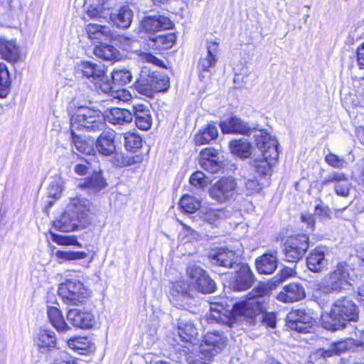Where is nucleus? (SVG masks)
I'll list each match as a JSON object with an SVG mask.
<instances>
[{
  "label": "nucleus",
  "mask_w": 364,
  "mask_h": 364,
  "mask_svg": "<svg viewBox=\"0 0 364 364\" xmlns=\"http://www.w3.org/2000/svg\"><path fill=\"white\" fill-rule=\"evenodd\" d=\"M198 331L193 321L186 317L178 319L177 328L171 332L173 346L187 354V360L191 364H209L213 358L225 346L224 337L218 332L207 333L198 344L193 343Z\"/></svg>",
  "instance_id": "1"
},
{
  "label": "nucleus",
  "mask_w": 364,
  "mask_h": 364,
  "mask_svg": "<svg viewBox=\"0 0 364 364\" xmlns=\"http://www.w3.org/2000/svg\"><path fill=\"white\" fill-rule=\"evenodd\" d=\"M254 138L261 156L252 159L250 165L259 175H269L279 157L278 141L264 129L257 130Z\"/></svg>",
  "instance_id": "2"
},
{
  "label": "nucleus",
  "mask_w": 364,
  "mask_h": 364,
  "mask_svg": "<svg viewBox=\"0 0 364 364\" xmlns=\"http://www.w3.org/2000/svg\"><path fill=\"white\" fill-rule=\"evenodd\" d=\"M358 311L355 304L346 298L336 300L329 314L322 316V325L328 330L336 331L343 328L348 321H356Z\"/></svg>",
  "instance_id": "3"
},
{
  "label": "nucleus",
  "mask_w": 364,
  "mask_h": 364,
  "mask_svg": "<svg viewBox=\"0 0 364 364\" xmlns=\"http://www.w3.org/2000/svg\"><path fill=\"white\" fill-rule=\"evenodd\" d=\"M71 130L82 129L87 132H101L106 128L105 117L99 109L82 107L70 118Z\"/></svg>",
  "instance_id": "4"
},
{
  "label": "nucleus",
  "mask_w": 364,
  "mask_h": 364,
  "mask_svg": "<svg viewBox=\"0 0 364 364\" xmlns=\"http://www.w3.org/2000/svg\"><path fill=\"white\" fill-rule=\"evenodd\" d=\"M267 293V289L263 286L254 289L248 294L246 300L234 304L232 307L234 314L247 318H253L259 314L264 309V296Z\"/></svg>",
  "instance_id": "5"
},
{
  "label": "nucleus",
  "mask_w": 364,
  "mask_h": 364,
  "mask_svg": "<svg viewBox=\"0 0 364 364\" xmlns=\"http://www.w3.org/2000/svg\"><path fill=\"white\" fill-rule=\"evenodd\" d=\"M58 294L68 304L77 305L87 298L90 292L84 284L77 280H67L58 288Z\"/></svg>",
  "instance_id": "6"
},
{
  "label": "nucleus",
  "mask_w": 364,
  "mask_h": 364,
  "mask_svg": "<svg viewBox=\"0 0 364 364\" xmlns=\"http://www.w3.org/2000/svg\"><path fill=\"white\" fill-rule=\"evenodd\" d=\"M138 91L148 95L151 91H166L169 87V78L166 75L154 72L151 75L141 74L136 83Z\"/></svg>",
  "instance_id": "7"
},
{
  "label": "nucleus",
  "mask_w": 364,
  "mask_h": 364,
  "mask_svg": "<svg viewBox=\"0 0 364 364\" xmlns=\"http://www.w3.org/2000/svg\"><path fill=\"white\" fill-rule=\"evenodd\" d=\"M186 274L190 280L191 285L198 291L203 294H210L215 291V282L199 266L196 264L189 265L186 269Z\"/></svg>",
  "instance_id": "8"
},
{
  "label": "nucleus",
  "mask_w": 364,
  "mask_h": 364,
  "mask_svg": "<svg viewBox=\"0 0 364 364\" xmlns=\"http://www.w3.org/2000/svg\"><path fill=\"white\" fill-rule=\"evenodd\" d=\"M309 248V237L306 235L289 237L284 245V259L289 262L300 260Z\"/></svg>",
  "instance_id": "9"
},
{
  "label": "nucleus",
  "mask_w": 364,
  "mask_h": 364,
  "mask_svg": "<svg viewBox=\"0 0 364 364\" xmlns=\"http://www.w3.org/2000/svg\"><path fill=\"white\" fill-rule=\"evenodd\" d=\"M351 270L350 267L346 262L339 263L334 270L323 280L335 292H341L346 286L350 284V280L351 279L350 272Z\"/></svg>",
  "instance_id": "10"
},
{
  "label": "nucleus",
  "mask_w": 364,
  "mask_h": 364,
  "mask_svg": "<svg viewBox=\"0 0 364 364\" xmlns=\"http://www.w3.org/2000/svg\"><path fill=\"white\" fill-rule=\"evenodd\" d=\"M91 203L86 198L81 196L70 197L66 210L80 221V225L85 228L89 223V213Z\"/></svg>",
  "instance_id": "11"
},
{
  "label": "nucleus",
  "mask_w": 364,
  "mask_h": 364,
  "mask_svg": "<svg viewBox=\"0 0 364 364\" xmlns=\"http://www.w3.org/2000/svg\"><path fill=\"white\" fill-rule=\"evenodd\" d=\"M235 188L236 182L232 178H222L210 188V196L219 203H224L233 196Z\"/></svg>",
  "instance_id": "12"
},
{
  "label": "nucleus",
  "mask_w": 364,
  "mask_h": 364,
  "mask_svg": "<svg viewBox=\"0 0 364 364\" xmlns=\"http://www.w3.org/2000/svg\"><path fill=\"white\" fill-rule=\"evenodd\" d=\"M223 134H242L248 136L255 127H251L248 123L240 118L232 116L220 122L219 124Z\"/></svg>",
  "instance_id": "13"
},
{
  "label": "nucleus",
  "mask_w": 364,
  "mask_h": 364,
  "mask_svg": "<svg viewBox=\"0 0 364 364\" xmlns=\"http://www.w3.org/2000/svg\"><path fill=\"white\" fill-rule=\"evenodd\" d=\"M76 69L77 73L95 83L102 81L105 75V67L101 63L82 61L77 64Z\"/></svg>",
  "instance_id": "14"
},
{
  "label": "nucleus",
  "mask_w": 364,
  "mask_h": 364,
  "mask_svg": "<svg viewBox=\"0 0 364 364\" xmlns=\"http://www.w3.org/2000/svg\"><path fill=\"white\" fill-rule=\"evenodd\" d=\"M141 26L146 33H154L172 28L173 23L167 16L157 14L144 17Z\"/></svg>",
  "instance_id": "15"
},
{
  "label": "nucleus",
  "mask_w": 364,
  "mask_h": 364,
  "mask_svg": "<svg viewBox=\"0 0 364 364\" xmlns=\"http://www.w3.org/2000/svg\"><path fill=\"white\" fill-rule=\"evenodd\" d=\"M334 183L335 193L340 196L347 197L349 194L350 183L343 173L333 172L328 174L321 182L322 186Z\"/></svg>",
  "instance_id": "16"
},
{
  "label": "nucleus",
  "mask_w": 364,
  "mask_h": 364,
  "mask_svg": "<svg viewBox=\"0 0 364 364\" xmlns=\"http://www.w3.org/2000/svg\"><path fill=\"white\" fill-rule=\"evenodd\" d=\"M219 44L215 41L208 42L206 44V53L203 55L198 62V69L203 73L210 72L218 61Z\"/></svg>",
  "instance_id": "17"
},
{
  "label": "nucleus",
  "mask_w": 364,
  "mask_h": 364,
  "mask_svg": "<svg viewBox=\"0 0 364 364\" xmlns=\"http://www.w3.org/2000/svg\"><path fill=\"white\" fill-rule=\"evenodd\" d=\"M254 282V276L247 264L240 265L236 272L235 277L231 283L232 288L238 291L249 289Z\"/></svg>",
  "instance_id": "18"
},
{
  "label": "nucleus",
  "mask_w": 364,
  "mask_h": 364,
  "mask_svg": "<svg viewBox=\"0 0 364 364\" xmlns=\"http://www.w3.org/2000/svg\"><path fill=\"white\" fill-rule=\"evenodd\" d=\"M208 257L213 264L226 268L233 267L237 264V256L235 252L228 249H219L210 252Z\"/></svg>",
  "instance_id": "19"
},
{
  "label": "nucleus",
  "mask_w": 364,
  "mask_h": 364,
  "mask_svg": "<svg viewBox=\"0 0 364 364\" xmlns=\"http://www.w3.org/2000/svg\"><path fill=\"white\" fill-rule=\"evenodd\" d=\"M325 247H318L311 250L306 258L308 268L314 272H321L327 267Z\"/></svg>",
  "instance_id": "20"
},
{
  "label": "nucleus",
  "mask_w": 364,
  "mask_h": 364,
  "mask_svg": "<svg viewBox=\"0 0 364 364\" xmlns=\"http://www.w3.org/2000/svg\"><path fill=\"white\" fill-rule=\"evenodd\" d=\"M109 17L114 26L119 28L127 29L132 23L134 13L129 6L123 5L116 12H109Z\"/></svg>",
  "instance_id": "21"
},
{
  "label": "nucleus",
  "mask_w": 364,
  "mask_h": 364,
  "mask_svg": "<svg viewBox=\"0 0 364 364\" xmlns=\"http://www.w3.org/2000/svg\"><path fill=\"white\" fill-rule=\"evenodd\" d=\"M0 55L11 63H16L21 60V52L16 42L2 36H0Z\"/></svg>",
  "instance_id": "22"
},
{
  "label": "nucleus",
  "mask_w": 364,
  "mask_h": 364,
  "mask_svg": "<svg viewBox=\"0 0 364 364\" xmlns=\"http://www.w3.org/2000/svg\"><path fill=\"white\" fill-rule=\"evenodd\" d=\"M305 296L302 286L291 283L284 287L283 290L277 295V299L284 303H293L303 299Z\"/></svg>",
  "instance_id": "23"
},
{
  "label": "nucleus",
  "mask_w": 364,
  "mask_h": 364,
  "mask_svg": "<svg viewBox=\"0 0 364 364\" xmlns=\"http://www.w3.org/2000/svg\"><path fill=\"white\" fill-rule=\"evenodd\" d=\"M133 116L136 126L141 130H148L152 124V117L148 106L137 104L133 106Z\"/></svg>",
  "instance_id": "24"
},
{
  "label": "nucleus",
  "mask_w": 364,
  "mask_h": 364,
  "mask_svg": "<svg viewBox=\"0 0 364 364\" xmlns=\"http://www.w3.org/2000/svg\"><path fill=\"white\" fill-rule=\"evenodd\" d=\"M67 319L77 328H90L94 325L93 316L90 313L82 312L76 309L68 311Z\"/></svg>",
  "instance_id": "25"
},
{
  "label": "nucleus",
  "mask_w": 364,
  "mask_h": 364,
  "mask_svg": "<svg viewBox=\"0 0 364 364\" xmlns=\"http://www.w3.org/2000/svg\"><path fill=\"white\" fill-rule=\"evenodd\" d=\"M105 120L114 125L123 126L130 124L133 119V114L127 109L114 107L105 115Z\"/></svg>",
  "instance_id": "26"
},
{
  "label": "nucleus",
  "mask_w": 364,
  "mask_h": 364,
  "mask_svg": "<svg viewBox=\"0 0 364 364\" xmlns=\"http://www.w3.org/2000/svg\"><path fill=\"white\" fill-rule=\"evenodd\" d=\"M333 292L323 280L314 284L311 287L312 298L321 307L330 302V294Z\"/></svg>",
  "instance_id": "27"
},
{
  "label": "nucleus",
  "mask_w": 364,
  "mask_h": 364,
  "mask_svg": "<svg viewBox=\"0 0 364 364\" xmlns=\"http://www.w3.org/2000/svg\"><path fill=\"white\" fill-rule=\"evenodd\" d=\"M114 140V135L112 132H103L97 138L95 149L102 155L110 156L116 150Z\"/></svg>",
  "instance_id": "28"
},
{
  "label": "nucleus",
  "mask_w": 364,
  "mask_h": 364,
  "mask_svg": "<svg viewBox=\"0 0 364 364\" xmlns=\"http://www.w3.org/2000/svg\"><path fill=\"white\" fill-rule=\"evenodd\" d=\"M85 31L89 38L98 43L108 41L112 38V32L108 26L89 23L87 25Z\"/></svg>",
  "instance_id": "29"
},
{
  "label": "nucleus",
  "mask_w": 364,
  "mask_h": 364,
  "mask_svg": "<svg viewBox=\"0 0 364 364\" xmlns=\"http://www.w3.org/2000/svg\"><path fill=\"white\" fill-rule=\"evenodd\" d=\"M202 218L211 225L218 226L223 220L230 217V213L224 209H214L202 207Z\"/></svg>",
  "instance_id": "30"
},
{
  "label": "nucleus",
  "mask_w": 364,
  "mask_h": 364,
  "mask_svg": "<svg viewBox=\"0 0 364 364\" xmlns=\"http://www.w3.org/2000/svg\"><path fill=\"white\" fill-rule=\"evenodd\" d=\"M255 264L259 274H270L277 267V258L273 254H264L256 259Z\"/></svg>",
  "instance_id": "31"
},
{
  "label": "nucleus",
  "mask_w": 364,
  "mask_h": 364,
  "mask_svg": "<svg viewBox=\"0 0 364 364\" xmlns=\"http://www.w3.org/2000/svg\"><path fill=\"white\" fill-rule=\"evenodd\" d=\"M78 226H80V221L77 218H73L66 210L58 220L53 222V227L56 230L65 232L74 231Z\"/></svg>",
  "instance_id": "32"
},
{
  "label": "nucleus",
  "mask_w": 364,
  "mask_h": 364,
  "mask_svg": "<svg viewBox=\"0 0 364 364\" xmlns=\"http://www.w3.org/2000/svg\"><path fill=\"white\" fill-rule=\"evenodd\" d=\"M47 313L50 323L59 333H65L71 329L65 321L60 311L58 308L49 306Z\"/></svg>",
  "instance_id": "33"
},
{
  "label": "nucleus",
  "mask_w": 364,
  "mask_h": 364,
  "mask_svg": "<svg viewBox=\"0 0 364 364\" xmlns=\"http://www.w3.org/2000/svg\"><path fill=\"white\" fill-rule=\"evenodd\" d=\"M36 345L43 353L50 350L56 345L55 333L46 329H40L38 333Z\"/></svg>",
  "instance_id": "34"
},
{
  "label": "nucleus",
  "mask_w": 364,
  "mask_h": 364,
  "mask_svg": "<svg viewBox=\"0 0 364 364\" xmlns=\"http://www.w3.org/2000/svg\"><path fill=\"white\" fill-rule=\"evenodd\" d=\"M252 144L243 139L232 140L229 144L230 152L241 159L249 158L252 154Z\"/></svg>",
  "instance_id": "35"
},
{
  "label": "nucleus",
  "mask_w": 364,
  "mask_h": 364,
  "mask_svg": "<svg viewBox=\"0 0 364 364\" xmlns=\"http://www.w3.org/2000/svg\"><path fill=\"white\" fill-rule=\"evenodd\" d=\"M175 41L176 36L173 33L159 35L155 37H151L149 40L148 46L155 50H166L173 46Z\"/></svg>",
  "instance_id": "36"
},
{
  "label": "nucleus",
  "mask_w": 364,
  "mask_h": 364,
  "mask_svg": "<svg viewBox=\"0 0 364 364\" xmlns=\"http://www.w3.org/2000/svg\"><path fill=\"white\" fill-rule=\"evenodd\" d=\"M107 183L100 171L94 172L84 183H79L78 187L87 189L90 193H97L106 186Z\"/></svg>",
  "instance_id": "37"
},
{
  "label": "nucleus",
  "mask_w": 364,
  "mask_h": 364,
  "mask_svg": "<svg viewBox=\"0 0 364 364\" xmlns=\"http://www.w3.org/2000/svg\"><path fill=\"white\" fill-rule=\"evenodd\" d=\"M218 135L217 126L213 124H208L205 127L201 129L195 136V141L198 145L208 144L215 139Z\"/></svg>",
  "instance_id": "38"
},
{
  "label": "nucleus",
  "mask_w": 364,
  "mask_h": 364,
  "mask_svg": "<svg viewBox=\"0 0 364 364\" xmlns=\"http://www.w3.org/2000/svg\"><path fill=\"white\" fill-rule=\"evenodd\" d=\"M72 139L74 146L80 153L91 155L95 153L94 141L91 139L82 138L74 133V130H71Z\"/></svg>",
  "instance_id": "39"
},
{
  "label": "nucleus",
  "mask_w": 364,
  "mask_h": 364,
  "mask_svg": "<svg viewBox=\"0 0 364 364\" xmlns=\"http://www.w3.org/2000/svg\"><path fill=\"white\" fill-rule=\"evenodd\" d=\"M11 78L7 65L0 63V97L6 98L11 91Z\"/></svg>",
  "instance_id": "40"
},
{
  "label": "nucleus",
  "mask_w": 364,
  "mask_h": 364,
  "mask_svg": "<svg viewBox=\"0 0 364 364\" xmlns=\"http://www.w3.org/2000/svg\"><path fill=\"white\" fill-rule=\"evenodd\" d=\"M351 345L352 339L350 338L333 343L328 349L323 350L321 355L324 358L338 355L348 350Z\"/></svg>",
  "instance_id": "41"
},
{
  "label": "nucleus",
  "mask_w": 364,
  "mask_h": 364,
  "mask_svg": "<svg viewBox=\"0 0 364 364\" xmlns=\"http://www.w3.org/2000/svg\"><path fill=\"white\" fill-rule=\"evenodd\" d=\"M95 55L105 60H114L118 58V50L113 46L108 44H101L95 48Z\"/></svg>",
  "instance_id": "42"
},
{
  "label": "nucleus",
  "mask_w": 364,
  "mask_h": 364,
  "mask_svg": "<svg viewBox=\"0 0 364 364\" xmlns=\"http://www.w3.org/2000/svg\"><path fill=\"white\" fill-rule=\"evenodd\" d=\"M124 147L127 151H136L142 146V139L136 132L123 134Z\"/></svg>",
  "instance_id": "43"
},
{
  "label": "nucleus",
  "mask_w": 364,
  "mask_h": 364,
  "mask_svg": "<svg viewBox=\"0 0 364 364\" xmlns=\"http://www.w3.org/2000/svg\"><path fill=\"white\" fill-rule=\"evenodd\" d=\"M68 346L79 353L84 354V351L90 350L93 344L87 337H74L68 340Z\"/></svg>",
  "instance_id": "44"
},
{
  "label": "nucleus",
  "mask_w": 364,
  "mask_h": 364,
  "mask_svg": "<svg viewBox=\"0 0 364 364\" xmlns=\"http://www.w3.org/2000/svg\"><path fill=\"white\" fill-rule=\"evenodd\" d=\"M230 310L226 309L222 304H212L210 309V314L208 316L209 322L215 321L217 323L225 322L224 318H226L227 314Z\"/></svg>",
  "instance_id": "45"
},
{
  "label": "nucleus",
  "mask_w": 364,
  "mask_h": 364,
  "mask_svg": "<svg viewBox=\"0 0 364 364\" xmlns=\"http://www.w3.org/2000/svg\"><path fill=\"white\" fill-rule=\"evenodd\" d=\"M59 263L67 261L82 259L87 257V254L82 251L58 250L55 253Z\"/></svg>",
  "instance_id": "46"
},
{
  "label": "nucleus",
  "mask_w": 364,
  "mask_h": 364,
  "mask_svg": "<svg viewBox=\"0 0 364 364\" xmlns=\"http://www.w3.org/2000/svg\"><path fill=\"white\" fill-rule=\"evenodd\" d=\"M180 207L185 213H193L200 208V202L193 196L186 195L180 200Z\"/></svg>",
  "instance_id": "47"
},
{
  "label": "nucleus",
  "mask_w": 364,
  "mask_h": 364,
  "mask_svg": "<svg viewBox=\"0 0 364 364\" xmlns=\"http://www.w3.org/2000/svg\"><path fill=\"white\" fill-rule=\"evenodd\" d=\"M87 16L94 19H107L109 15V10L102 5H90L86 11Z\"/></svg>",
  "instance_id": "48"
},
{
  "label": "nucleus",
  "mask_w": 364,
  "mask_h": 364,
  "mask_svg": "<svg viewBox=\"0 0 364 364\" xmlns=\"http://www.w3.org/2000/svg\"><path fill=\"white\" fill-rule=\"evenodd\" d=\"M287 321H290L295 323L301 322L307 324L310 323H314L312 317L303 309H297L291 311L287 315Z\"/></svg>",
  "instance_id": "49"
},
{
  "label": "nucleus",
  "mask_w": 364,
  "mask_h": 364,
  "mask_svg": "<svg viewBox=\"0 0 364 364\" xmlns=\"http://www.w3.org/2000/svg\"><path fill=\"white\" fill-rule=\"evenodd\" d=\"M112 77L115 84L124 85L131 82L132 75L128 70L116 69L112 72Z\"/></svg>",
  "instance_id": "50"
},
{
  "label": "nucleus",
  "mask_w": 364,
  "mask_h": 364,
  "mask_svg": "<svg viewBox=\"0 0 364 364\" xmlns=\"http://www.w3.org/2000/svg\"><path fill=\"white\" fill-rule=\"evenodd\" d=\"M295 274L296 272L292 268L284 267L279 274L274 277L272 284L274 286H277L284 282L286 279L294 277Z\"/></svg>",
  "instance_id": "51"
},
{
  "label": "nucleus",
  "mask_w": 364,
  "mask_h": 364,
  "mask_svg": "<svg viewBox=\"0 0 364 364\" xmlns=\"http://www.w3.org/2000/svg\"><path fill=\"white\" fill-rule=\"evenodd\" d=\"M52 239L53 242L60 245H77L80 246L75 236L60 235L57 234H52Z\"/></svg>",
  "instance_id": "52"
},
{
  "label": "nucleus",
  "mask_w": 364,
  "mask_h": 364,
  "mask_svg": "<svg viewBox=\"0 0 364 364\" xmlns=\"http://www.w3.org/2000/svg\"><path fill=\"white\" fill-rule=\"evenodd\" d=\"M190 183L196 187L203 188L208 184L209 180L203 172L196 171L191 175Z\"/></svg>",
  "instance_id": "53"
},
{
  "label": "nucleus",
  "mask_w": 364,
  "mask_h": 364,
  "mask_svg": "<svg viewBox=\"0 0 364 364\" xmlns=\"http://www.w3.org/2000/svg\"><path fill=\"white\" fill-rule=\"evenodd\" d=\"M326 161L328 165L336 168H342L348 165L346 160L333 154L326 155Z\"/></svg>",
  "instance_id": "54"
},
{
  "label": "nucleus",
  "mask_w": 364,
  "mask_h": 364,
  "mask_svg": "<svg viewBox=\"0 0 364 364\" xmlns=\"http://www.w3.org/2000/svg\"><path fill=\"white\" fill-rule=\"evenodd\" d=\"M188 285L184 282L175 283L172 287V294L176 296L189 297L190 294L188 292Z\"/></svg>",
  "instance_id": "55"
},
{
  "label": "nucleus",
  "mask_w": 364,
  "mask_h": 364,
  "mask_svg": "<svg viewBox=\"0 0 364 364\" xmlns=\"http://www.w3.org/2000/svg\"><path fill=\"white\" fill-rule=\"evenodd\" d=\"M287 326L289 328L295 330L300 333H309L314 326V323H295L293 321H287Z\"/></svg>",
  "instance_id": "56"
},
{
  "label": "nucleus",
  "mask_w": 364,
  "mask_h": 364,
  "mask_svg": "<svg viewBox=\"0 0 364 364\" xmlns=\"http://www.w3.org/2000/svg\"><path fill=\"white\" fill-rule=\"evenodd\" d=\"M200 165L205 170L210 173H217L221 168V165L217 159L210 161H200Z\"/></svg>",
  "instance_id": "57"
},
{
  "label": "nucleus",
  "mask_w": 364,
  "mask_h": 364,
  "mask_svg": "<svg viewBox=\"0 0 364 364\" xmlns=\"http://www.w3.org/2000/svg\"><path fill=\"white\" fill-rule=\"evenodd\" d=\"M218 152L213 148H205L200 153V161H210L217 159Z\"/></svg>",
  "instance_id": "58"
},
{
  "label": "nucleus",
  "mask_w": 364,
  "mask_h": 364,
  "mask_svg": "<svg viewBox=\"0 0 364 364\" xmlns=\"http://www.w3.org/2000/svg\"><path fill=\"white\" fill-rule=\"evenodd\" d=\"M58 357L54 360L53 364H77L74 360L69 356L68 353L64 351H58Z\"/></svg>",
  "instance_id": "59"
},
{
  "label": "nucleus",
  "mask_w": 364,
  "mask_h": 364,
  "mask_svg": "<svg viewBox=\"0 0 364 364\" xmlns=\"http://www.w3.org/2000/svg\"><path fill=\"white\" fill-rule=\"evenodd\" d=\"M245 188L250 194L258 193L262 189L260 183L255 179L247 180L245 182Z\"/></svg>",
  "instance_id": "60"
},
{
  "label": "nucleus",
  "mask_w": 364,
  "mask_h": 364,
  "mask_svg": "<svg viewBox=\"0 0 364 364\" xmlns=\"http://www.w3.org/2000/svg\"><path fill=\"white\" fill-rule=\"evenodd\" d=\"M112 96L114 98L118 99L119 101H122L124 102H129L132 98L130 92L124 89L114 91V92L112 93Z\"/></svg>",
  "instance_id": "61"
},
{
  "label": "nucleus",
  "mask_w": 364,
  "mask_h": 364,
  "mask_svg": "<svg viewBox=\"0 0 364 364\" xmlns=\"http://www.w3.org/2000/svg\"><path fill=\"white\" fill-rule=\"evenodd\" d=\"M263 323L268 327L275 328L277 323L276 315L274 313H265L262 316Z\"/></svg>",
  "instance_id": "62"
},
{
  "label": "nucleus",
  "mask_w": 364,
  "mask_h": 364,
  "mask_svg": "<svg viewBox=\"0 0 364 364\" xmlns=\"http://www.w3.org/2000/svg\"><path fill=\"white\" fill-rule=\"evenodd\" d=\"M139 57L141 60L149 63H152L154 65H159L161 62L160 60H159L156 57L151 55V53L141 52L139 54Z\"/></svg>",
  "instance_id": "63"
},
{
  "label": "nucleus",
  "mask_w": 364,
  "mask_h": 364,
  "mask_svg": "<svg viewBox=\"0 0 364 364\" xmlns=\"http://www.w3.org/2000/svg\"><path fill=\"white\" fill-rule=\"evenodd\" d=\"M357 61L360 68H364V43L357 50Z\"/></svg>",
  "instance_id": "64"
}]
</instances>
